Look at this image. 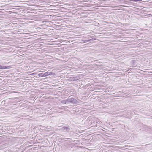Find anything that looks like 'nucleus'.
<instances>
[{
  "instance_id": "f257e3e1",
  "label": "nucleus",
  "mask_w": 152,
  "mask_h": 152,
  "mask_svg": "<svg viewBox=\"0 0 152 152\" xmlns=\"http://www.w3.org/2000/svg\"><path fill=\"white\" fill-rule=\"evenodd\" d=\"M55 75V74L54 73H53L51 72H47L44 73V77L48 76L49 75Z\"/></svg>"
},
{
  "instance_id": "f03ea898",
  "label": "nucleus",
  "mask_w": 152,
  "mask_h": 152,
  "mask_svg": "<svg viewBox=\"0 0 152 152\" xmlns=\"http://www.w3.org/2000/svg\"><path fill=\"white\" fill-rule=\"evenodd\" d=\"M10 68L9 66L6 67L4 66H1L0 65V69H6Z\"/></svg>"
},
{
  "instance_id": "7ed1b4c3",
  "label": "nucleus",
  "mask_w": 152,
  "mask_h": 152,
  "mask_svg": "<svg viewBox=\"0 0 152 152\" xmlns=\"http://www.w3.org/2000/svg\"><path fill=\"white\" fill-rule=\"evenodd\" d=\"M38 76L40 77H44V73H39L38 74Z\"/></svg>"
},
{
  "instance_id": "20e7f679",
  "label": "nucleus",
  "mask_w": 152,
  "mask_h": 152,
  "mask_svg": "<svg viewBox=\"0 0 152 152\" xmlns=\"http://www.w3.org/2000/svg\"><path fill=\"white\" fill-rule=\"evenodd\" d=\"M129 0L130 1H142V0Z\"/></svg>"
}]
</instances>
